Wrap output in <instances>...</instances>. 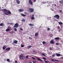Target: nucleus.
Wrapping results in <instances>:
<instances>
[{
	"mask_svg": "<svg viewBox=\"0 0 63 63\" xmlns=\"http://www.w3.org/2000/svg\"><path fill=\"white\" fill-rule=\"evenodd\" d=\"M20 59L21 60H23L24 59H25V57L23 56V55L22 54H21L20 56Z\"/></svg>",
	"mask_w": 63,
	"mask_h": 63,
	"instance_id": "f257e3e1",
	"label": "nucleus"
},
{
	"mask_svg": "<svg viewBox=\"0 0 63 63\" xmlns=\"http://www.w3.org/2000/svg\"><path fill=\"white\" fill-rule=\"evenodd\" d=\"M3 11L5 13V15H8V14L7 13H8V10H7L6 9H5Z\"/></svg>",
	"mask_w": 63,
	"mask_h": 63,
	"instance_id": "f03ea898",
	"label": "nucleus"
},
{
	"mask_svg": "<svg viewBox=\"0 0 63 63\" xmlns=\"http://www.w3.org/2000/svg\"><path fill=\"white\" fill-rule=\"evenodd\" d=\"M54 17H56L57 19H59V18H60V16L58 15H56L55 16H54Z\"/></svg>",
	"mask_w": 63,
	"mask_h": 63,
	"instance_id": "7ed1b4c3",
	"label": "nucleus"
},
{
	"mask_svg": "<svg viewBox=\"0 0 63 63\" xmlns=\"http://www.w3.org/2000/svg\"><path fill=\"white\" fill-rule=\"evenodd\" d=\"M29 10H30V13H32L34 11V9H32V8H29Z\"/></svg>",
	"mask_w": 63,
	"mask_h": 63,
	"instance_id": "20e7f679",
	"label": "nucleus"
},
{
	"mask_svg": "<svg viewBox=\"0 0 63 63\" xmlns=\"http://www.w3.org/2000/svg\"><path fill=\"white\" fill-rule=\"evenodd\" d=\"M29 3L31 5H33V2L32 1V0H29Z\"/></svg>",
	"mask_w": 63,
	"mask_h": 63,
	"instance_id": "39448f33",
	"label": "nucleus"
},
{
	"mask_svg": "<svg viewBox=\"0 0 63 63\" xmlns=\"http://www.w3.org/2000/svg\"><path fill=\"white\" fill-rule=\"evenodd\" d=\"M18 26H19V25L18 24H17V23H16V24H15L14 27L15 28H16H16H17L18 27Z\"/></svg>",
	"mask_w": 63,
	"mask_h": 63,
	"instance_id": "423d86ee",
	"label": "nucleus"
},
{
	"mask_svg": "<svg viewBox=\"0 0 63 63\" xmlns=\"http://www.w3.org/2000/svg\"><path fill=\"white\" fill-rule=\"evenodd\" d=\"M50 44H54V39H52L50 41Z\"/></svg>",
	"mask_w": 63,
	"mask_h": 63,
	"instance_id": "0eeeda50",
	"label": "nucleus"
},
{
	"mask_svg": "<svg viewBox=\"0 0 63 63\" xmlns=\"http://www.w3.org/2000/svg\"><path fill=\"white\" fill-rule=\"evenodd\" d=\"M16 1L18 4H19L20 3V1L19 0H16Z\"/></svg>",
	"mask_w": 63,
	"mask_h": 63,
	"instance_id": "6e6552de",
	"label": "nucleus"
},
{
	"mask_svg": "<svg viewBox=\"0 0 63 63\" xmlns=\"http://www.w3.org/2000/svg\"><path fill=\"white\" fill-rule=\"evenodd\" d=\"M19 11L20 12H22L24 11V10L23 9H20L19 10Z\"/></svg>",
	"mask_w": 63,
	"mask_h": 63,
	"instance_id": "1a4fd4ad",
	"label": "nucleus"
},
{
	"mask_svg": "<svg viewBox=\"0 0 63 63\" xmlns=\"http://www.w3.org/2000/svg\"><path fill=\"white\" fill-rule=\"evenodd\" d=\"M17 42H18V41H17V40H15L14 41V42L13 43H14L15 44H17Z\"/></svg>",
	"mask_w": 63,
	"mask_h": 63,
	"instance_id": "9d476101",
	"label": "nucleus"
},
{
	"mask_svg": "<svg viewBox=\"0 0 63 63\" xmlns=\"http://www.w3.org/2000/svg\"><path fill=\"white\" fill-rule=\"evenodd\" d=\"M56 55H57V56L59 57L61 55V54H59L56 53Z\"/></svg>",
	"mask_w": 63,
	"mask_h": 63,
	"instance_id": "9b49d317",
	"label": "nucleus"
},
{
	"mask_svg": "<svg viewBox=\"0 0 63 63\" xmlns=\"http://www.w3.org/2000/svg\"><path fill=\"white\" fill-rule=\"evenodd\" d=\"M10 49H11V48L10 47H8L5 49L6 50H10Z\"/></svg>",
	"mask_w": 63,
	"mask_h": 63,
	"instance_id": "f8f14e48",
	"label": "nucleus"
},
{
	"mask_svg": "<svg viewBox=\"0 0 63 63\" xmlns=\"http://www.w3.org/2000/svg\"><path fill=\"white\" fill-rule=\"evenodd\" d=\"M6 45L4 46L3 47H2L3 49H5L6 48Z\"/></svg>",
	"mask_w": 63,
	"mask_h": 63,
	"instance_id": "ddd939ff",
	"label": "nucleus"
},
{
	"mask_svg": "<svg viewBox=\"0 0 63 63\" xmlns=\"http://www.w3.org/2000/svg\"><path fill=\"white\" fill-rule=\"evenodd\" d=\"M10 29H9L7 28V29L6 30V32H9V31H10Z\"/></svg>",
	"mask_w": 63,
	"mask_h": 63,
	"instance_id": "4468645a",
	"label": "nucleus"
},
{
	"mask_svg": "<svg viewBox=\"0 0 63 63\" xmlns=\"http://www.w3.org/2000/svg\"><path fill=\"white\" fill-rule=\"evenodd\" d=\"M8 12L9 15H11V12L10 11L8 10Z\"/></svg>",
	"mask_w": 63,
	"mask_h": 63,
	"instance_id": "2eb2a0df",
	"label": "nucleus"
},
{
	"mask_svg": "<svg viewBox=\"0 0 63 63\" xmlns=\"http://www.w3.org/2000/svg\"><path fill=\"white\" fill-rule=\"evenodd\" d=\"M54 39H55L56 40H59V39H60V38L59 37H56L54 38Z\"/></svg>",
	"mask_w": 63,
	"mask_h": 63,
	"instance_id": "dca6fc26",
	"label": "nucleus"
},
{
	"mask_svg": "<svg viewBox=\"0 0 63 63\" xmlns=\"http://www.w3.org/2000/svg\"><path fill=\"white\" fill-rule=\"evenodd\" d=\"M38 34H39V33H36L35 34V36H37L38 35Z\"/></svg>",
	"mask_w": 63,
	"mask_h": 63,
	"instance_id": "f3484780",
	"label": "nucleus"
},
{
	"mask_svg": "<svg viewBox=\"0 0 63 63\" xmlns=\"http://www.w3.org/2000/svg\"><path fill=\"white\" fill-rule=\"evenodd\" d=\"M21 15L22 16H26V15L23 14H21Z\"/></svg>",
	"mask_w": 63,
	"mask_h": 63,
	"instance_id": "a211bd4d",
	"label": "nucleus"
},
{
	"mask_svg": "<svg viewBox=\"0 0 63 63\" xmlns=\"http://www.w3.org/2000/svg\"><path fill=\"white\" fill-rule=\"evenodd\" d=\"M38 60H39V61H42H42H43V60H41V59H40L38 58Z\"/></svg>",
	"mask_w": 63,
	"mask_h": 63,
	"instance_id": "6ab92c4d",
	"label": "nucleus"
},
{
	"mask_svg": "<svg viewBox=\"0 0 63 63\" xmlns=\"http://www.w3.org/2000/svg\"><path fill=\"white\" fill-rule=\"evenodd\" d=\"M29 25L30 26H34V25L33 24H29Z\"/></svg>",
	"mask_w": 63,
	"mask_h": 63,
	"instance_id": "aec40b11",
	"label": "nucleus"
},
{
	"mask_svg": "<svg viewBox=\"0 0 63 63\" xmlns=\"http://www.w3.org/2000/svg\"><path fill=\"white\" fill-rule=\"evenodd\" d=\"M59 24L60 25L61 24L62 25L63 24V23H62L61 22H59Z\"/></svg>",
	"mask_w": 63,
	"mask_h": 63,
	"instance_id": "412c9836",
	"label": "nucleus"
},
{
	"mask_svg": "<svg viewBox=\"0 0 63 63\" xmlns=\"http://www.w3.org/2000/svg\"><path fill=\"white\" fill-rule=\"evenodd\" d=\"M22 21L23 22H25V19H22Z\"/></svg>",
	"mask_w": 63,
	"mask_h": 63,
	"instance_id": "4be33fe9",
	"label": "nucleus"
},
{
	"mask_svg": "<svg viewBox=\"0 0 63 63\" xmlns=\"http://www.w3.org/2000/svg\"><path fill=\"white\" fill-rule=\"evenodd\" d=\"M42 59L44 60H47V59L45 57L42 58Z\"/></svg>",
	"mask_w": 63,
	"mask_h": 63,
	"instance_id": "5701e85b",
	"label": "nucleus"
},
{
	"mask_svg": "<svg viewBox=\"0 0 63 63\" xmlns=\"http://www.w3.org/2000/svg\"><path fill=\"white\" fill-rule=\"evenodd\" d=\"M42 43L43 44H46V42L45 41H43L42 42Z\"/></svg>",
	"mask_w": 63,
	"mask_h": 63,
	"instance_id": "b1692460",
	"label": "nucleus"
},
{
	"mask_svg": "<svg viewBox=\"0 0 63 63\" xmlns=\"http://www.w3.org/2000/svg\"><path fill=\"white\" fill-rule=\"evenodd\" d=\"M31 18L32 19H34V17H31Z\"/></svg>",
	"mask_w": 63,
	"mask_h": 63,
	"instance_id": "393cba45",
	"label": "nucleus"
},
{
	"mask_svg": "<svg viewBox=\"0 0 63 63\" xmlns=\"http://www.w3.org/2000/svg\"><path fill=\"white\" fill-rule=\"evenodd\" d=\"M28 56H29L28 55H27L26 56V58L27 59H28Z\"/></svg>",
	"mask_w": 63,
	"mask_h": 63,
	"instance_id": "a878e982",
	"label": "nucleus"
},
{
	"mask_svg": "<svg viewBox=\"0 0 63 63\" xmlns=\"http://www.w3.org/2000/svg\"><path fill=\"white\" fill-rule=\"evenodd\" d=\"M7 62H10V60H9V59H7Z\"/></svg>",
	"mask_w": 63,
	"mask_h": 63,
	"instance_id": "bb28decb",
	"label": "nucleus"
},
{
	"mask_svg": "<svg viewBox=\"0 0 63 63\" xmlns=\"http://www.w3.org/2000/svg\"><path fill=\"white\" fill-rule=\"evenodd\" d=\"M28 49H29L31 47V46H29L28 47Z\"/></svg>",
	"mask_w": 63,
	"mask_h": 63,
	"instance_id": "cd10ccee",
	"label": "nucleus"
},
{
	"mask_svg": "<svg viewBox=\"0 0 63 63\" xmlns=\"http://www.w3.org/2000/svg\"><path fill=\"white\" fill-rule=\"evenodd\" d=\"M55 44L57 46V45H59V43H55Z\"/></svg>",
	"mask_w": 63,
	"mask_h": 63,
	"instance_id": "c85d7f7f",
	"label": "nucleus"
},
{
	"mask_svg": "<svg viewBox=\"0 0 63 63\" xmlns=\"http://www.w3.org/2000/svg\"><path fill=\"white\" fill-rule=\"evenodd\" d=\"M21 46L22 47H24V45H21Z\"/></svg>",
	"mask_w": 63,
	"mask_h": 63,
	"instance_id": "c756f323",
	"label": "nucleus"
},
{
	"mask_svg": "<svg viewBox=\"0 0 63 63\" xmlns=\"http://www.w3.org/2000/svg\"><path fill=\"white\" fill-rule=\"evenodd\" d=\"M3 24L2 23H0V26H3Z\"/></svg>",
	"mask_w": 63,
	"mask_h": 63,
	"instance_id": "7c9ffc66",
	"label": "nucleus"
},
{
	"mask_svg": "<svg viewBox=\"0 0 63 63\" xmlns=\"http://www.w3.org/2000/svg\"><path fill=\"white\" fill-rule=\"evenodd\" d=\"M42 55H43L44 56H46V55L44 53H42Z\"/></svg>",
	"mask_w": 63,
	"mask_h": 63,
	"instance_id": "2f4dec72",
	"label": "nucleus"
},
{
	"mask_svg": "<svg viewBox=\"0 0 63 63\" xmlns=\"http://www.w3.org/2000/svg\"><path fill=\"white\" fill-rule=\"evenodd\" d=\"M14 30L15 31H17V29H16V28H14Z\"/></svg>",
	"mask_w": 63,
	"mask_h": 63,
	"instance_id": "473e14b6",
	"label": "nucleus"
},
{
	"mask_svg": "<svg viewBox=\"0 0 63 63\" xmlns=\"http://www.w3.org/2000/svg\"><path fill=\"white\" fill-rule=\"evenodd\" d=\"M47 31H48L49 30H50V29H49V28H47Z\"/></svg>",
	"mask_w": 63,
	"mask_h": 63,
	"instance_id": "72a5a7b5",
	"label": "nucleus"
},
{
	"mask_svg": "<svg viewBox=\"0 0 63 63\" xmlns=\"http://www.w3.org/2000/svg\"><path fill=\"white\" fill-rule=\"evenodd\" d=\"M15 63H17V61L16 60L15 61Z\"/></svg>",
	"mask_w": 63,
	"mask_h": 63,
	"instance_id": "f704fd0d",
	"label": "nucleus"
},
{
	"mask_svg": "<svg viewBox=\"0 0 63 63\" xmlns=\"http://www.w3.org/2000/svg\"><path fill=\"white\" fill-rule=\"evenodd\" d=\"M52 56L53 57L55 56V55H54V54H53L52 55Z\"/></svg>",
	"mask_w": 63,
	"mask_h": 63,
	"instance_id": "c9c22d12",
	"label": "nucleus"
},
{
	"mask_svg": "<svg viewBox=\"0 0 63 63\" xmlns=\"http://www.w3.org/2000/svg\"><path fill=\"white\" fill-rule=\"evenodd\" d=\"M59 3H62V1H59Z\"/></svg>",
	"mask_w": 63,
	"mask_h": 63,
	"instance_id": "e433bc0d",
	"label": "nucleus"
},
{
	"mask_svg": "<svg viewBox=\"0 0 63 63\" xmlns=\"http://www.w3.org/2000/svg\"><path fill=\"white\" fill-rule=\"evenodd\" d=\"M20 29L21 30H23V29H22L21 28H20Z\"/></svg>",
	"mask_w": 63,
	"mask_h": 63,
	"instance_id": "4c0bfd02",
	"label": "nucleus"
},
{
	"mask_svg": "<svg viewBox=\"0 0 63 63\" xmlns=\"http://www.w3.org/2000/svg\"><path fill=\"white\" fill-rule=\"evenodd\" d=\"M55 60H53V59H51V61H55Z\"/></svg>",
	"mask_w": 63,
	"mask_h": 63,
	"instance_id": "58836bf2",
	"label": "nucleus"
},
{
	"mask_svg": "<svg viewBox=\"0 0 63 63\" xmlns=\"http://www.w3.org/2000/svg\"><path fill=\"white\" fill-rule=\"evenodd\" d=\"M44 61L45 62V63H48L45 60Z\"/></svg>",
	"mask_w": 63,
	"mask_h": 63,
	"instance_id": "ea45409f",
	"label": "nucleus"
},
{
	"mask_svg": "<svg viewBox=\"0 0 63 63\" xmlns=\"http://www.w3.org/2000/svg\"><path fill=\"white\" fill-rule=\"evenodd\" d=\"M32 59H34V60H35V58H34L33 57H32Z\"/></svg>",
	"mask_w": 63,
	"mask_h": 63,
	"instance_id": "a19ab883",
	"label": "nucleus"
},
{
	"mask_svg": "<svg viewBox=\"0 0 63 63\" xmlns=\"http://www.w3.org/2000/svg\"><path fill=\"white\" fill-rule=\"evenodd\" d=\"M55 61H56V62H59V61L57 60H55Z\"/></svg>",
	"mask_w": 63,
	"mask_h": 63,
	"instance_id": "79ce46f5",
	"label": "nucleus"
},
{
	"mask_svg": "<svg viewBox=\"0 0 63 63\" xmlns=\"http://www.w3.org/2000/svg\"><path fill=\"white\" fill-rule=\"evenodd\" d=\"M59 12H60V13H61L62 12V11L61 10H60Z\"/></svg>",
	"mask_w": 63,
	"mask_h": 63,
	"instance_id": "37998d69",
	"label": "nucleus"
},
{
	"mask_svg": "<svg viewBox=\"0 0 63 63\" xmlns=\"http://www.w3.org/2000/svg\"><path fill=\"white\" fill-rule=\"evenodd\" d=\"M29 39H32V38L30 37H29Z\"/></svg>",
	"mask_w": 63,
	"mask_h": 63,
	"instance_id": "c03bdc74",
	"label": "nucleus"
},
{
	"mask_svg": "<svg viewBox=\"0 0 63 63\" xmlns=\"http://www.w3.org/2000/svg\"><path fill=\"white\" fill-rule=\"evenodd\" d=\"M7 24L8 25L10 24V23H7Z\"/></svg>",
	"mask_w": 63,
	"mask_h": 63,
	"instance_id": "a18cd8bd",
	"label": "nucleus"
},
{
	"mask_svg": "<svg viewBox=\"0 0 63 63\" xmlns=\"http://www.w3.org/2000/svg\"><path fill=\"white\" fill-rule=\"evenodd\" d=\"M53 5H54V6H56V5L55 4H53Z\"/></svg>",
	"mask_w": 63,
	"mask_h": 63,
	"instance_id": "49530a36",
	"label": "nucleus"
},
{
	"mask_svg": "<svg viewBox=\"0 0 63 63\" xmlns=\"http://www.w3.org/2000/svg\"><path fill=\"white\" fill-rule=\"evenodd\" d=\"M50 50H52V48H50Z\"/></svg>",
	"mask_w": 63,
	"mask_h": 63,
	"instance_id": "de8ad7c7",
	"label": "nucleus"
},
{
	"mask_svg": "<svg viewBox=\"0 0 63 63\" xmlns=\"http://www.w3.org/2000/svg\"><path fill=\"white\" fill-rule=\"evenodd\" d=\"M58 29H59V28H60V27H59V26H58Z\"/></svg>",
	"mask_w": 63,
	"mask_h": 63,
	"instance_id": "09e8293b",
	"label": "nucleus"
},
{
	"mask_svg": "<svg viewBox=\"0 0 63 63\" xmlns=\"http://www.w3.org/2000/svg\"><path fill=\"white\" fill-rule=\"evenodd\" d=\"M10 24H11V25H12V24H13L12 23H10Z\"/></svg>",
	"mask_w": 63,
	"mask_h": 63,
	"instance_id": "8fccbe9b",
	"label": "nucleus"
},
{
	"mask_svg": "<svg viewBox=\"0 0 63 63\" xmlns=\"http://www.w3.org/2000/svg\"><path fill=\"white\" fill-rule=\"evenodd\" d=\"M29 63H32V62H30Z\"/></svg>",
	"mask_w": 63,
	"mask_h": 63,
	"instance_id": "3c124183",
	"label": "nucleus"
},
{
	"mask_svg": "<svg viewBox=\"0 0 63 63\" xmlns=\"http://www.w3.org/2000/svg\"><path fill=\"white\" fill-rule=\"evenodd\" d=\"M33 63H35L34 62V61H33Z\"/></svg>",
	"mask_w": 63,
	"mask_h": 63,
	"instance_id": "603ef678",
	"label": "nucleus"
},
{
	"mask_svg": "<svg viewBox=\"0 0 63 63\" xmlns=\"http://www.w3.org/2000/svg\"><path fill=\"white\" fill-rule=\"evenodd\" d=\"M36 0H34V2H36Z\"/></svg>",
	"mask_w": 63,
	"mask_h": 63,
	"instance_id": "864d4df0",
	"label": "nucleus"
},
{
	"mask_svg": "<svg viewBox=\"0 0 63 63\" xmlns=\"http://www.w3.org/2000/svg\"><path fill=\"white\" fill-rule=\"evenodd\" d=\"M33 52H35V50H33Z\"/></svg>",
	"mask_w": 63,
	"mask_h": 63,
	"instance_id": "5fc2aeb1",
	"label": "nucleus"
},
{
	"mask_svg": "<svg viewBox=\"0 0 63 63\" xmlns=\"http://www.w3.org/2000/svg\"><path fill=\"white\" fill-rule=\"evenodd\" d=\"M52 11H53V10L51 9Z\"/></svg>",
	"mask_w": 63,
	"mask_h": 63,
	"instance_id": "6e6d98bb",
	"label": "nucleus"
},
{
	"mask_svg": "<svg viewBox=\"0 0 63 63\" xmlns=\"http://www.w3.org/2000/svg\"><path fill=\"white\" fill-rule=\"evenodd\" d=\"M32 16H34V15H32Z\"/></svg>",
	"mask_w": 63,
	"mask_h": 63,
	"instance_id": "4d7b16f0",
	"label": "nucleus"
},
{
	"mask_svg": "<svg viewBox=\"0 0 63 63\" xmlns=\"http://www.w3.org/2000/svg\"><path fill=\"white\" fill-rule=\"evenodd\" d=\"M59 32H60V30L59 31Z\"/></svg>",
	"mask_w": 63,
	"mask_h": 63,
	"instance_id": "13d9d810",
	"label": "nucleus"
},
{
	"mask_svg": "<svg viewBox=\"0 0 63 63\" xmlns=\"http://www.w3.org/2000/svg\"><path fill=\"white\" fill-rule=\"evenodd\" d=\"M45 3H46V2H45L44 3H43V4H45Z\"/></svg>",
	"mask_w": 63,
	"mask_h": 63,
	"instance_id": "bf43d9fd",
	"label": "nucleus"
},
{
	"mask_svg": "<svg viewBox=\"0 0 63 63\" xmlns=\"http://www.w3.org/2000/svg\"><path fill=\"white\" fill-rule=\"evenodd\" d=\"M34 62H35L36 63V61H35Z\"/></svg>",
	"mask_w": 63,
	"mask_h": 63,
	"instance_id": "052dcab7",
	"label": "nucleus"
},
{
	"mask_svg": "<svg viewBox=\"0 0 63 63\" xmlns=\"http://www.w3.org/2000/svg\"><path fill=\"white\" fill-rule=\"evenodd\" d=\"M25 14H26V12L25 13Z\"/></svg>",
	"mask_w": 63,
	"mask_h": 63,
	"instance_id": "680f3d73",
	"label": "nucleus"
},
{
	"mask_svg": "<svg viewBox=\"0 0 63 63\" xmlns=\"http://www.w3.org/2000/svg\"><path fill=\"white\" fill-rule=\"evenodd\" d=\"M62 4H63V2H62V3H61Z\"/></svg>",
	"mask_w": 63,
	"mask_h": 63,
	"instance_id": "e2e57ef3",
	"label": "nucleus"
},
{
	"mask_svg": "<svg viewBox=\"0 0 63 63\" xmlns=\"http://www.w3.org/2000/svg\"><path fill=\"white\" fill-rule=\"evenodd\" d=\"M0 9H1V7H0Z\"/></svg>",
	"mask_w": 63,
	"mask_h": 63,
	"instance_id": "0e129e2a",
	"label": "nucleus"
},
{
	"mask_svg": "<svg viewBox=\"0 0 63 63\" xmlns=\"http://www.w3.org/2000/svg\"><path fill=\"white\" fill-rule=\"evenodd\" d=\"M8 27V28H9V27Z\"/></svg>",
	"mask_w": 63,
	"mask_h": 63,
	"instance_id": "69168bd1",
	"label": "nucleus"
},
{
	"mask_svg": "<svg viewBox=\"0 0 63 63\" xmlns=\"http://www.w3.org/2000/svg\"><path fill=\"white\" fill-rule=\"evenodd\" d=\"M52 5H53V4H52Z\"/></svg>",
	"mask_w": 63,
	"mask_h": 63,
	"instance_id": "338daca9",
	"label": "nucleus"
}]
</instances>
